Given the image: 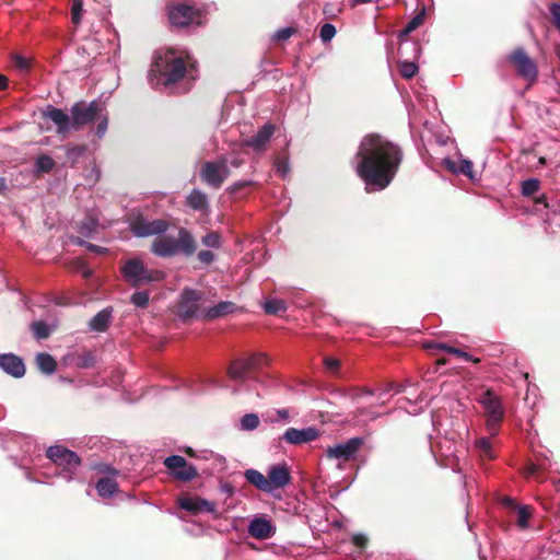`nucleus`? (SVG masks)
<instances>
[{"mask_svg": "<svg viewBox=\"0 0 560 560\" xmlns=\"http://www.w3.org/2000/svg\"><path fill=\"white\" fill-rule=\"evenodd\" d=\"M401 151L395 143L378 135H369L360 143L355 155V171L365 189L378 191L393 180L401 162Z\"/></svg>", "mask_w": 560, "mask_h": 560, "instance_id": "f257e3e1", "label": "nucleus"}, {"mask_svg": "<svg viewBox=\"0 0 560 560\" xmlns=\"http://www.w3.org/2000/svg\"><path fill=\"white\" fill-rule=\"evenodd\" d=\"M149 74L152 85H163L172 92L188 91L190 82L197 78L192 59L172 49L155 54Z\"/></svg>", "mask_w": 560, "mask_h": 560, "instance_id": "f03ea898", "label": "nucleus"}, {"mask_svg": "<svg viewBox=\"0 0 560 560\" xmlns=\"http://www.w3.org/2000/svg\"><path fill=\"white\" fill-rule=\"evenodd\" d=\"M197 249V242L192 234L185 228H180L177 238L173 236H159L151 244V252L162 258L176 255L191 256Z\"/></svg>", "mask_w": 560, "mask_h": 560, "instance_id": "7ed1b4c3", "label": "nucleus"}, {"mask_svg": "<svg viewBox=\"0 0 560 560\" xmlns=\"http://www.w3.org/2000/svg\"><path fill=\"white\" fill-rule=\"evenodd\" d=\"M276 131V126L267 122L261 126L258 131L252 137L244 139L238 142H234L231 144V154L233 155L231 160V166L237 168L244 163V159L241 158V154L245 153V149H250L256 154L264 153L268 144Z\"/></svg>", "mask_w": 560, "mask_h": 560, "instance_id": "20e7f679", "label": "nucleus"}, {"mask_svg": "<svg viewBox=\"0 0 560 560\" xmlns=\"http://www.w3.org/2000/svg\"><path fill=\"white\" fill-rule=\"evenodd\" d=\"M122 278L131 287H139L161 281L163 271L149 269L140 258L127 259L120 268Z\"/></svg>", "mask_w": 560, "mask_h": 560, "instance_id": "39448f33", "label": "nucleus"}, {"mask_svg": "<svg viewBox=\"0 0 560 560\" xmlns=\"http://www.w3.org/2000/svg\"><path fill=\"white\" fill-rule=\"evenodd\" d=\"M47 457L60 468L59 475L67 481H71L81 465L79 456L60 445L50 446L46 452Z\"/></svg>", "mask_w": 560, "mask_h": 560, "instance_id": "423d86ee", "label": "nucleus"}, {"mask_svg": "<svg viewBox=\"0 0 560 560\" xmlns=\"http://www.w3.org/2000/svg\"><path fill=\"white\" fill-rule=\"evenodd\" d=\"M233 155L231 152L229 156L220 155L213 161H207L202 164L200 170L201 179L213 188H220L224 180L230 176L229 164Z\"/></svg>", "mask_w": 560, "mask_h": 560, "instance_id": "0eeeda50", "label": "nucleus"}, {"mask_svg": "<svg viewBox=\"0 0 560 560\" xmlns=\"http://www.w3.org/2000/svg\"><path fill=\"white\" fill-rule=\"evenodd\" d=\"M485 415L487 417V429L491 434H495L497 429L504 417V407L501 398L492 390L483 392L479 399Z\"/></svg>", "mask_w": 560, "mask_h": 560, "instance_id": "6e6552de", "label": "nucleus"}, {"mask_svg": "<svg viewBox=\"0 0 560 560\" xmlns=\"http://www.w3.org/2000/svg\"><path fill=\"white\" fill-rule=\"evenodd\" d=\"M362 445L363 439L354 436L343 443L328 446L325 456L329 460H336L337 468L343 469L346 463L355 458L357 453Z\"/></svg>", "mask_w": 560, "mask_h": 560, "instance_id": "1a4fd4ad", "label": "nucleus"}, {"mask_svg": "<svg viewBox=\"0 0 560 560\" xmlns=\"http://www.w3.org/2000/svg\"><path fill=\"white\" fill-rule=\"evenodd\" d=\"M168 19L173 26L186 27L201 25L203 13L201 9L185 3H176L168 7Z\"/></svg>", "mask_w": 560, "mask_h": 560, "instance_id": "9d476101", "label": "nucleus"}, {"mask_svg": "<svg viewBox=\"0 0 560 560\" xmlns=\"http://www.w3.org/2000/svg\"><path fill=\"white\" fill-rule=\"evenodd\" d=\"M268 363L267 354L254 353L248 358L234 360L228 369V374L233 381H244L247 374L256 372Z\"/></svg>", "mask_w": 560, "mask_h": 560, "instance_id": "9b49d317", "label": "nucleus"}, {"mask_svg": "<svg viewBox=\"0 0 560 560\" xmlns=\"http://www.w3.org/2000/svg\"><path fill=\"white\" fill-rule=\"evenodd\" d=\"M102 113H104V107L96 101L89 104H74L71 108L72 129L77 130L79 126L86 125L98 119Z\"/></svg>", "mask_w": 560, "mask_h": 560, "instance_id": "f8f14e48", "label": "nucleus"}, {"mask_svg": "<svg viewBox=\"0 0 560 560\" xmlns=\"http://www.w3.org/2000/svg\"><path fill=\"white\" fill-rule=\"evenodd\" d=\"M168 226L165 220H148L141 215L130 221V230L138 237L160 236L168 230Z\"/></svg>", "mask_w": 560, "mask_h": 560, "instance_id": "ddd939ff", "label": "nucleus"}, {"mask_svg": "<svg viewBox=\"0 0 560 560\" xmlns=\"http://www.w3.org/2000/svg\"><path fill=\"white\" fill-rule=\"evenodd\" d=\"M510 61L515 66L520 77L533 83L537 80V66L523 48H516L510 55Z\"/></svg>", "mask_w": 560, "mask_h": 560, "instance_id": "4468645a", "label": "nucleus"}, {"mask_svg": "<svg viewBox=\"0 0 560 560\" xmlns=\"http://www.w3.org/2000/svg\"><path fill=\"white\" fill-rule=\"evenodd\" d=\"M423 16L424 13L421 12L413 16L407 25L404 27V30L399 33V38L401 40L400 46L398 48V55L402 58L408 55V52H412L413 58H418L421 52V47L417 42H409L407 39H404L407 37L410 33L416 31L422 23H423Z\"/></svg>", "mask_w": 560, "mask_h": 560, "instance_id": "2eb2a0df", "label": "nucleus"}, {"mask_svg": "<svg viewBox=\"0 0 560 560\" xmlns=\"http://www.w3.org/2000/svg\"><path fill=\"white\" fill-rule=\"evenodd\" d=\"M201 292L194 289H184L178 304V314L184 320L198 315V303L201 300Z\"/></svg>", "mask_w": 560, "mask_h": 560, "instance_id": "dca6fc26", "label": "nucleus"}, {"mask_svg": "<svg viewBox=\"0 0 560 560\" xmlns=\"http://www.w3.org/2000/svg\"><path fill=\"white\" fill-rule=\"evenodd\" d=\"M320 432L315 427H306L302 429L289 428L284 431L282 439L291 445H301L317 440Z\"/></svg>", "mask_w": 560, "mask_h": 560, "instance_id": "f3484780", "label": "nucleus"}, {"mask_svg": "<svg viewBox=\"0 0 560 560\" xmlns=\"http://www.w3.org/2000/svg\"><path fill=\"white\" fill-rule=\"evenodd\" d=\"M178 504L183 510H186L194 514L205 512L217 515V504L206 499L186 495L179 498Z\"/></svg>", "mask_w": 560, "mask_h": 560, "instance_id": "a211bd4d", "label": "nucleus"}, {"mask_svg": "<svg viewBox=\"0 0 560 560\" xmlns=\"http://www.w3.org/2000/svg\"><path fill=\"white\" fill-rule=\"evenodd\" d=\"M0 368L9 375L20 378L25 374V365L21 358L13 353L0 355Z\"/></svg>", "mask_w": 560, "mask_h": 560, "instance_id": "6ab92c4d", "label": "nucleus"}, {"mask_svg": "<svg viewBox=\"0 0 560 560\" xmlns=\"http://www.w3.org/2000/svg\"><path fill=\"white\" fill-rule=\"evenodd\" d=\"M291 480L290 471L284 465L271 466L268 470V482H270V492L275 489L285 487Z\"/></svg>", "mask_w": 560, "mask_h": 560, "instance_id": "aec40b11", "label": "nucleus"}, {"mask_svg": "<svg viewBox=\"0 0 560 560\" xmlns=\"http://www.w3.org/2000/svg\"><path fill=\"white\" fill-rule=\"evenodd\" d=\"M248 533L256 539H267L275 534V527L270 521L264 517H256L249 523Z\"/></svg>", "mask_w": 560, "mask_h": 560, "instance_id": "412c9836", "label": "nucleus"}, {"mask_svg": "<svg viewBox=\"0 0 560 560\" xmlns=\"http://www.w3.org/2000/svg\"><path fill=\"white\" fill-rule=\"evenodd\" d=\"M44 116L49 118L54 124L57 125L58 133H66L72 129V119L63 110L49 106Z\"/></svg>", "mask_w": 560, "mask_h": 560, "instance_id": "4be33fe9", "label": "nucleus"}, {"mask_svg": "<svg viewBox=\"0 0 560 560\" xmlns=\"http://www.w3.org/2000/svg\"><path fill=\"white\" fill-rule=\"evenodd\" d=\"M236 305L230 301H222L214 306H211L205 310L201 316L205 319L212 320L229 314H232L236 311Z\"/></svg>", "mask_w": 560, "mask_h": 560, "instance_id": "5701e85b", "label": "nucleus"}, {"mask_svg": "<svg viewBox=\"0 0 560 560\" xmlns=\"http://www.w3.org/2000/svg\"><path fill=\"white\" fill-rule=\"evenodd\" d=\"M503 503L515 510L516 522L520 528L526 529L529 527L528 520L532 516V509L528 505H518L511 498H505Z\"/></svg>", "mask_w": 560, "mask_h": 560, "instance_id": "b1692460", "label": "nucleus"}, {"mask_svg": "<svg viewBox=\"0 0 560 560\" xmlns=\"http://www.w3.org/2000/svg\"><path fill=\"white\" fill-rule=\"evenodd\" d=\"M113 314L112 307H105L100 311L95 316L91 318L89 322V327L93 331H105L110 323Z\"/></svg>", "mask_w": 560, "mask_h": 560, "instance_id": "393cba45", "label": "nucleus"}, {"mask_svg": "<svg viewBox=\"0 0 560 560\" xmlns=\"http://www.w3.org/2000/svg\"><path fill=\"white\" fill-rule=\"evenodd\" d=\"M245 479L256 487L257 489L270 493V482H268V476L265 477L260 471L256 469H247L244 472Z\"/></svg>", "mask_w": 560, "mask_h": 560, "instance_id": "a878e982", "label": "nucleus"}, {"mask_svg": "<svg viewBox=\"0 0 560 560\" xmlns=\"http://www.w3.org/2000/svg\"><path fill=\"white\" fill-rule=\"evenodd\" d=\"M428 405L429 399L422 393L417 396L415 401H412L409 397H405L400 400V407L406 409V411L411 415H417Z\"/></svg>", "mask_w": 560, "mask_h": 560, "instance_id": "bb28decb", "label": "nucleus"}, {"mask_svg": "<svg viewBox=\"0 0 560 560\" xmlns=\"http://www.w3.org/2000/svg\"><path fill=\"white\" fill-rule=\"evenodd\" d=\"M186 203L189 208L203 211L208 208V198L205 192L199 189H194L186 199Z\"/></svg>", "mask_w": 560, "mask_h": 560, "instance_id": "cd10ccee", "label": "nucleus"}, {"mask_svg": "<svg viewBox=\"0 0 560 560\" xmlns=\"http://www.w3.org/2000/svg\"><path fill=\"white\" fill-rule=\"evenodd\" d=\"M118 490V485L113 477L101 478L96 483V491L102 498H110Z\"/></svg>", "mask_w": 560, "mask_h": 560, "instance_id": "c85d7f7f", "label": "nucleus"}, {"mask_svg": "<svg viewBox=\"0 0 560 560\" xmlns=\"http://www.w3.org/2000/svg\"><path fill=\"white\" fill-rule=\"evenodd\" d=\"M445 166L455 174H464L468 177H472V163L469 160L463 159L459 162V165L456 162L446 159L444 161Z\"/></svg>", "mask_w": 560, "mask_h": 560, "instance_id": "c756f323", "label": "nucleus"}, {"mask_svg": "<svg viewBox=\"0 0 560 560\" xmlns=\"http://www.w3.org/2000/svg\"><path fill=\"white\" fill-rule=\"evenodd\" d=\"M264 311L269 315H279L287 311V303L281 299H268L262 303Z\"/></svg>", "mask_w": 560, "mask_h": 560, "instance_id": "7c9ffc66", "label": "nucleus"}, {"mask_svg": "<svg viewBox=\"0 0 560 560\" xmlns=\"http://www.w3.org/2000/svg\"><path fill=\"white\" fill-rule=\"evenodd\" d=\"M36 364L45 374H52L56 370V361L48 353H38L36 355Z\"/></svg>", "mask_w": 560, "mask_h": 560, "instance_id": "2f4dec72", "label": "nucleus"}, {"mask_svg": "<svg viewBox=\"0 0 560 560\" xmlns=\"http://www.w3.org/2000/svg\"><path fill=\"white\" fill-rule=\"evenodd\" d=\"M54 167L55 161L46 154L38 155L34 164V171L36 174L50 173Z\"/></svg>", "mask_w": 560, "mask_h": 560, "instance_id": "473e14b6", "label": "nucleus"}, {"mask_svg": "<svg viewBox=\"0 0 560 560\" xmlns=\"http://www.w3.org/2000/svg\"><path fill=\"white\" fill-rule=\"evenodd\" d=\"M12 63L14 68L21 72L26 73L31 70L32 67V59L24 57L20 54H13L11 57Z\"/></svg>", "mask_w": 560, "mask_h": 560, "instance_id": "72a5a7b5", "label": "nucleus"}, {"mask_svg": "<svg viewBox=\"0 0 560 560\" xmlns=\"http://www.w3.org/2000/svg\"><path fill=\"white\" fill-rule=\"evenodd\" d=\"M174 476L182 481H190L197 476L196 468L185 460L184 466L175 471Z\"/></svg>", "mask_w": 560, "mask_h": 560, "instance_id": "f704fd0d", "label": "nucleus"}, {"mask_svg": "<svg viewBox=\"0 0 560 560\" xmlns=\"http://www.w3.org/2000/svg\"><path fill=\"white\" fill-rule=\"evenodd\" d=\"M476 447L479 451V454L482 458L492 459L494 458V453L492 451L489 439L481 438L476 441Z\"/></svg>", "mask_w": 560, "mask_h": 560, "instance_id": "c9c22d12", "label": "nucleus"}, {"mask_svg": "<svg viewBox=\"0 0 560 560\" xmlns=\"http://www.w3.org/2000/svg\"><path fill=\"white\" fill-rule=\"evenodd\" d=\"M259 417L256 413H246L241 418V429L253 431L259 425Z\"/></svg>", "mask_w": 560, "mask_h": 560, "instance_id": "e433bc0d", "label": "nucleus"}, {"mask_svg": "<svg viewBox=\"0 0 560 560\" xmlns=\"http://www.w3.org/2000/svg\"><path fill=\"white\" fill-rule=\"evenodd\" d=\"M399 72L405 79H411L418 72V65L415 61L402 60L399 62Z\"/></svg>", "mask_w": 560, "mask_h": 560, "instance_id": "4c0bfd02", "label": "nucleus"}, {"mask_svg": "<svg viewBox=\"0 0 560 560\" xmlns=\"http://www.w3.org/2000/svg\"><path fill=\"white\" fill-rule=\"evenodd\" d=\"M540 188V183L536 178H529L522 183V195L523 196H533Z\"/></svg>", "mask_w": 560, "mask_h": 560, "instance_id": "58836bf2", "label": "nucleus"}, {"mask_svg": "<svg viewBox=\"0 0 560 560\" xmlns=\"http://www.w3.org/2000/svg\"><path fill=\"white\" fill-rule=\"evenodd\" d=\"M185 458L183 456H179V455H172V456H168L164 459V465L167 469H170L173 475L175 474V471L178 470V468H180L182 466H184L185 464Z\"/></svg>", "mask_w": 560, "mask_h": 560, "instance_id": "ea45409f", "label": "nucleus"}, {"mask_svg": "<svg viewBox=\"0 0 560 560\" xmlns=\"http://www.w3.org/2000/svg\"><path fill=\"white\" fill-rule=\"evenodd\" d=\"M31 328L37 339H45L50 335V328L44 322H34Z\"/></svg>", "mask_w": 560, "mask_h": 560, "instance_id": "a19ab883", "label": "nucleus"}, {"mask_svg": "<svg viewBox=\"0 0 560 560\" xmlns=\"http://www.w3.org/2000/svg\"><path fill=\"white\" fill-rule=\"evenodd\" d=\"M438 347L440 349H442V350H445L446 352H448L451 354H454V355H457V357L464 359L465 361H474V362H478L479 361L478 359H472L469 353L464 352V351H462V350H459L457 348L447 346L445 343H440Z\"/></svg>", "mask_w": 560, "mask_h": 560, "instance_id": "79ce46f5", "label": "nucleus"}, {"mask_svg": "<svg viewBox=\"0 0 560 560\" xmlns=\"http://www.w3.org/2000/svg\"><path fill=\"white\" fill-rule=\"evenodd\" d=\"M94 362H95V358H94L93 353L88 351V352L80 354L77 358L75 365L81 369H89L94 365Z\"/></svg>", "mask_w": 560, "mask_h": 560, "instance_id": "37998d69", "label": "nucleus"}, {"mask_svg": "<svg viewBox=\"0 0 560 560\" xmlns=\"http://www.w3.org/2000/svg\"><path fill=\"white\" fill-rule=\"evenodd\" d=\"M96 225L93 219L83 221L79 226V232L85 237H91L96 230Z\"/></svg>", "mask_w": 560, "mask_h": 560, "instance_id": "c03bdc74", "label": "nucleus"}, {"mask_svg": "<svg viewBox=\"0 0 560 560\" xmlns=\"http://www.w3.org/2000/svg\"><path fill=\"white\" fill-rule=\"evenodd\" d=\"M131 303L137 307H145L149 303V294L145 291H138L131 295Z\"/></svg>", "mask_w": 560, "mask_h": 560, "instance_id": "a18cd8bd", "label": "nucleus"}, {"mask_svg": "<svg viewBox=\"0 0 560 560\" xmlns=\"http://www.w3.org/2000/svg\"><path fill=\"white\" fill-rule=\"evenodd\" d=\"M335 35L336 27L332 24L326 23L320 27L319 37L324 43L331 40Z\"/></svg>", "mask_w": 560, "mask_h": 560, "instance_id": "49530a36", "label": "nucleus"}, {"mask_svg": "<svg viewBox=\"0 0 560 560\" xmlns=\"http://www.w3.org/2000/svg\"><path fill=\"white\" fill-rule=\"evenodd\" d=\"M202 244L207 247L218 248L221 245L220 235L217 232L206 234L202 240Z\"/></svg>", "mask_w": 560, "mask_h": 560, "instance_id": "de8ad7c7", "label": "nucleus"}, {"mask_svg": "<svg viewBox=\"0 0 560 560\" xmlns=\"http://www.w3.org/2000/svg\"><path fill=\"white\" fill-rule=\"evenodd\" d=\"M85 148L79 145H68L66 148L67 158L73 163L84 153Z\"/></svg>", "mask_w": 560, "mask_h": 560, "instance_id": "09e8293b", "label": "nucleus"}, {"mask_svg": "<svg viewBox=\"0 0 560 560\" xmlns=\"http://www.w3.org/2000/svg\"><path fill=\"white\" fill-rule=\"evenodd\" d=\"M82 10H83V3L82 0H73L72 2V22L74 24H79L82 19Z\"/></svg>", "mask_w": 560, "mask_h": 560, "instance_id": "8fccbe9b", "label": "nucleus"}, {"mask_svg": "<svg viewBox=\"0 0 560 560\" xmlns=\"http://www.w3.org/2000/svg\"><path fill=\"white\" fill-rule=\"evenodd\" d=\"M97 120H98V124H97V127H96V136L98 138H102V137H104V135L107 131L108 118H107L106 115H104L102 113L101 117Z\"/></svg>", "mask_w": 560, "mask_h": 560, "instance_id": "3c124183", "label": "nucleus"}, {"mask_svg": "<svg viewBox=\"0 0 560 560\" xmlns=\"http://www.w3.org/2000/svg\"><path fill=\"white\" fill-rule=\"evenodd\" d=\"M277 173L284 178L290 171L289 163L285 160L277 159L275 162Z\"/></svg>", "mask_w": 560, "mask_h": 560, "instance_id": "603ef678", "label": "nucleus"}, {"mask_svg": "<svg viewBox=\"0 0 560 560\" xmlns=\"http://www.w3.org/2000/svg\"><path fill=\"white\" fill-rule=\"evenodd\" d=\"M293 28L291 27H284L276 32L273 35V38L277 40H287L293 35Z\"/></svg>", "mask_w": 560, "mask_h": 560, "instance_id": "864d4df0", "label": "nucleus"}, {"mask_svg": "<svg viewBox=\"0 0 560 560\" xmlns=\"http://www.w3.org/2000/svg\"><path fill=\"white\" fill-rule=\"evenodd\" d=\"M197 257H198L199 261H201L202 264H207V265L211 264L215 258L214 254L210 250H201L198 253Z\"/></svg>", "mask_w": 560, "mask_h": 560, "instance_id": "5fc2aeb1", "label": "nucleus"}, {"mask_svg": "<svg viewBox=\"0 0 560 560\" xmlns=\"http://www.w3.org/2000/svg\"><path fill=\"white\" fill-rule=\"evenodd\" d=\"M324 364L325 368L330 372H336L340 366L339 360L335 358H325Z\"/></svg>", "mask_w": 560, "mask_h": 560, "instance_id": "6e6d98bb", "label": "nucleus"}, {"mask_svg": "<svg viewBox=\"0 0 560 560\" xmlns=\"http://www.w3.org/2000/svg\"><path fill=\"white\" fill-rule=\"evenodd\" d=\"M556 26L560 31V4L553 3L550 8Z\"/></svg>", "mask_w": 560, "mask_h": 560, "instance_id": "4d7b16f0", "label": "nucleus"}, {"mask_svg": "<svg viewBox=\"0 0 560 560\" xmlns=\"http://www.w3.org/2000/svg\"><path fill=\"white\" fill-rule=\"evenodd\" d=\"M352 541L355 546L363 548L368 542V538L363 534H355L352 536Z\"/></svg>", "mask_w": 560, "mask_h": 560, "instance_id": "13d9d810", "label": "nucleus"}, {"mask_svg": "<svg viewBox=\"0 0 560 560\" xmlns=\"http://www.w3.org/2000/svg\"><path fill=\"white\" fill-rule=\"evenodd\" d=\"M86 249L90 250V252L96 253V254H103V253H105L107 250L104 247H101V246H97V245H94V244H91V243L86 244Z\"/></svg>", "mask_w": 560, "mask_h": 560, "instance_id": "bf43d9fd", "label": "nucleus"}, {"mask_svg": "<svg viewBox=\"0 0 560 560\" xmlns=\"http://www.w3.org/2000/svg\"><path fill=\"white\" fill-rule=\"evenodd\" d=\"M253 183L250 180H241V182H237V183H234L231 187L232 191H237L238 189H241L242 187L244 186H249L252 185Z\"/></svg>", "mask_w": 560, "mask_h": 560, "instance_id": "052dcab7", "label": "nucleus"}, {"mask_svg": "<svg viewBox=\"0 0 560 560\" xmlns=\"http://www.w3.org/2000/svg\"><path fill=\"white\" fill-rule=\"evenodd\" d=\"M276 412H277V416H278L281 420H283V421H285V422H288V421H289L290 415H289V410H288V409H278Z\"/></svg>", "mask_w": 560, "mask_h": 560, "instance_id": "680f3d73", "label": "nucleus"}, {"mask_svg": "<svg viewBox=\"0 0 560 560\" xmlns=\"http://www.w3.org/2000/svg\"><path fill=\"white\" fill-rule=\"evenodd\" d=\"M205 454H206V455H205V458H206V459L214 458V459H215V460H218L221 465H223V464H224V462H225V459H224L222 456H220V455H214L212 452H206Z\"/></svg>", "mask_w": 560, "mask_h": 560, "instance_id": "e2e57ef3", "label": "nucleus"}, {"mask_svg": "<svg viewBox=\"0 0 560 560\" xmlns=\"http://www.w3.org/2000/svg\"><path fill=\"white\" fill-rule=\"evenodd\" d=\"M81 273L84 278H90L92 276L93 271L91 268H89L86 266H82Z\"/></svg>", "mask_w": 560, "mask_h": 560, "instance_id": "0e129e2a", "label": "nucleus"}, {"mask_svg": "<svg viewBox=\"0 0 560 560\" xmlns=\"http://www.w3.org/2000/svg\"><path fill=\"white\" fill-rule=\"evenodd\" d=\"M8 86V79L5 75L0 74V90H4Z\"/></svg>", "mask_w": 560, "mask_h": 560, "instance_id": "69168bd1", "label": "nucleus"}, {"mask_svg": "<svg viewBox=\"0 0 560 560\" xmlns=\"http://www.w3.org/2000/svg\"><path fill=\"white\" fill-rule=\"evenodd\" d=\"M72 242H73L74 244H78V245H80V246H85V247H86V244H88V242L83 241V240H82V238H80V237H72Z\"/></svg>", "mask_w": 560, "mask_h": 560, "instance_id": "338daca9", "label": "nucleus"}, {"mask_svg": "<svg viewBox=\"0 0 560 560\" xmlns=\"http://www.w3.org/2000/svg\"><path fill=\"white\" fill-rule=\"evenodd\" d=\"M7 189V183L4 178H0V192Z\"/></svg>", "mask_w": 560, "mask_h": 560, "instance_id": "774afa93", "label": "nucleus"}]
</instances>
